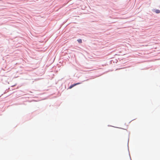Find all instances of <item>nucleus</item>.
<instances>
[{
  "instance_id": "f257e3e1",
  "label": "nucleus",
  "mask_w": 160,
  "mask_h": 160,
  "mask_svg": "<svg viewBox=\"0 0 160 160\" xmlns=\"http://www.w3.org/2000/svg\"><path fill=\"white\" fill-rule=\"evenodd\" d=\"M81 83H76V84H72L69 87V89H71L72 88V87H73L75 86L76 85H78V84H80Z\"/></svg>"
},
{
  "instance_id": "f03ea898",
  "label": "nucleus",
  "mask_w": 160,
  "mask_h": 160,
  "mask_svg": "<svg viewBox=\"0 0 160 160\" xmlns=\"http://www.w3.org/2000/svg\"><path fill=\"white\" fill-rule=\"evenodd\" d=\"M155 12L157 13H160V11L159 10L157 9L155 11Z\"/></svg>"
},
{
  "instance_id": "7ed1b4c3",
  "label": "nucleus",
  "mask_w": 160,
  "mask_h": 160,
  "mask_svg": "<svg viewBox=\"0 0 160 160\" xmlns=\"http://www.w3.org/2000/svg\"><path fill=\"white\" fill-rule=\"evenodd\" d=\"M78 41L79 43H81L82 42V40L81 39H78Z\"/></svg>"
}]
</instances>
